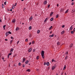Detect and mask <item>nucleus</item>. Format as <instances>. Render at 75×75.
I'll return each mask as SVG.
<instances>
[{"label":"nucleus","instance_id":"2f4dec72","mask_svg":"<svg viewBox=\"0 0 75 75\" xmlns=\"http://www.w3.org/2000/svg\"><path fill=\"white\" fill-rule=\"evenodd\" d=\"M6 25H4V26L3 28H4V30H5V27H6Z\"/></svg>","mask_w":75,"mask_h":75},{"label":"nucleus","instance_id":"6e6d98bb","mask_svg":"<svg viewBox=\"0 0 75 75\" xmlns=\"http://www.w3.org/2000/svg\"><path fill=\"white\" fill-rule=\"evenodd\" d=\"M17 5V3H15V5H14V6H16Z\"/></svg>","mask_w":75,"mask_h":75},{"label":"nucleus","instance_id":"bf43d9fd","mask_svg":"<svg viewBox=\"0 0 75 75\" xmlns=\"http://www.w3.org/2000/svg\"><path fill=\"white\" fill-rule=\"evenodd\" d=\"M75 31V28H74L73 31L74 32Z\"/></svg>","mask_w":75,"mask_h":75},{"label":"nucleus","instance_id":"a18cd8bd","mask_svg":"<svg viewBox=\"0 0 75 75\" xmlns=\"http://www.w3.org/2000/svg\"><path fill=\"white\" fill-rule=\"evenodd\" d=\"M68 9L65 12V13H68Z\"/></svg>","mask_w":75,"mask_h":75},{"label":"nucleus","instance_id":"7ed1b4c3","mask_svg":"<svg viewBox=\"0 0 75 75\" xmlns=\"http://www.w3.org/2000/svg\"><path fill=\"white\" fill-rule=\"evenodd\" d=\"M73 25H72L70 28V30H73Z\"/></svg>","mask_w":75,"mask_h":75},{"label":"nucleus","instance_id":"774afa93","mask_svg":"<svg viewBox=\"0 0 75 75\" xmlns=\"http://www.w3.org/2000/svg\"><path fill=\"white\" fill-rule=\"evenodd\" d=\"M13 38L12 37L11 38V39H13Z\"/></svg>","mask_w":75,"mask_h":75},{"label":"nucleus","instance_id":"5fc2aeb1","mask_svg":"<svg viewBox=\"0 0 75 75\" xmlns=\"http://www.w3.org/2000/svg\"><path fill=\"white\" fill-rule=\"evenodd\" d=\"M32 43L31 42L30 43L29 45H31V44Z\"/></svg>","mask_w":75,"mask_h":75},{"label":"nucleus","instance_id":"bb28decb","mask_svg":"<svg viewBox=\"0 0 75 75\" xmlns=\"http://www.w3.org/2000/svg\"><path fill=\"white\" fill-rule=\"evenodd\" d=\"M19 66H21V63L20 62H19V63H18V64Z\"/></svg>","mask_w":75,"mask_h":75},{"label":"nucleus","instance_id":"6e6552de","mask_svg":"<svg viewBox=\"0 0 75 75\" xmlns=\"http://www.w3.org/2000/svg\"><path fill=\"white\" fill-rule=\"evenodd\" d=\"M23 62H25V58H23Z\"/></svg>","mask_w":75,"mask_h":75},{"label":"nucleus","instance_id":"3c124183","mask_svg":"<svg viewBox=\"0 0 75 75\" xmlns=\"http://www.w3.org/2000/svg\"><path fill=\"white\" fill-rule=\"evenodd\" d=\"M4 4L5 5H6V2H4Z\"/></svg>","mask_w":75,"mask_h":75},{"label":"nucleus","instance_id":"09e8293b","mask_svg":"<svg viewBox=\"0 0 75 75\" xmlns=\"http://www.w3.org/2000/svg\"><path fill=\"white\" fill-rule=\"evenodd\" d=\"M66 54H68V52H66Z\"/></svg>","mask_w":75,"mask_h":75},{"label":"nucleus","instance_id":"0eeeda50","mask_svg":"<svg viewBox=\"0 0 75 75\" xmlns=\"http://www.w3.org/2000/svg\"><path fill=\"white\" fill-rule=\"evenodd\" d=\"M15 21H16V20H15V19H13V20L12 21V23H15Z\"/></svg>","mask_w":75,"mask_h":75},{"label":"nucleus","instance_id":"ea45409f","mask_svg":"<svg viewBox=\"0 0 75 75\" xmlns=\"http://www.w3.org/2000/svg\"><path fill=\"white\" fill-rule=\"evenodd\" d=\"M57 45H59V44H60V43H59V42H58L57 43Z\"/></svg>","mask_w":75,"mask_h":75},{"label":"nucleus","instance_id":"864d4df0","mask_svg":"<svg viewBox=\"0 0 75 75\" xmlns=\"http://www.w3.org/2000/svg\"><path fill=\"white\" fill-rule=\"evenodd\" d=\"M18 43H19V41H18L17 42V44H18Z\"/></svg>","mask_w":75,"mask_h":75},{"label":"nucleus","instance_id":"c85d7f7f","mask_svg":"<svg viewBox=\"0 0 75 75\" xmlns=\"http://www.w3.org/2000/svg\"><path fill=\"white\" fill-rule=\"evenodd\" d=\"M32 28V27H31V26H30L29 28V30H31V29Z\"/></svg>","mask_w":75,"mask_h":75},{"label":"nucleus","instance_id":"f704fd0d","mask_svg":"<svg viewBox=\"0 0 75 75\" xmlns=\"http://www.w3.org/2000/svg\"><path fill=\"white\" fill-rule=\"evenodd\" d=\"M8 34H11V32L10 31H9L8 32Z\"/></svg>","mask_w":75,"mask_h":75},{"label":"nucleus","instance_id":"4be33fe9","mask_svg":"<svg viewBox=\"0 0 75 75\" xmlns=\"http://www.w3.org/2000/svg\"><path fill=\"white\" fill-rule=\"evenodd\" d=\"M48 19V18H47L44 21V22L45 23V22H46V21H47V20Z\"/></svg>","mask_w":75,"mask_h":75},{"label":"nucleus","instance_id":"1a4fd4ad","mask_svg":"<svg viewBox=\"0 0 75 75\" xmlns=\"http://www.w3.org/2000/svg\"><path fill=\"white\" fill-rule=\"evenodd\" d=\"M19 30V28L18 27H17L16 29V31H18Z\"/></svg>","mask_w":75,"mask_h":75},{"label":"nucleus","instance_id":"20e7f679","mask_svg":"<svg viewBox=\"0 0 75 75\" xmlns=\"http://www.w3.org/2000/svg\"><path fill=\"white\" fill-rule=\"evenodd\" d=\"M47 3V1L46 0L44 2V4L45 5V4H46Z\"/></svg>","mask_w":75,"mask_h":75},{"label":"nucleus","instance_id":"412c9836","mask_svg":"<svg viewBox=\"0 0 75 75\" xmlns=\"http://www.w3.org/2000/svg\"><path fill=\"white\" fill-rule=\"evenodd\" d=\"M52 28V26H51L50 28H49V30H50Z\"/></svg>","mask_w":75,"mask_h":75},{"label":"nucleus","instance_id":"8fccbe9b","mask_svg":"<svg viewBox=\"0 0 75 75\" xmlns=\"http://www.w3.org/2000/svg\"><path fill=\"white\" fill-rule=\"evenodd\" d=\"M46 64H47V63H46V62H45L44 63V65H45Z\"/></svg>","mask_w":75,"mask_h":75},{"label":"nucleus","instance_id":"a878e982","mask_svg":"<svg viewBox=\"0 0 75 75\" xmlns=\"http://www.w3.org/2000/svg\"><path fill=\"white\" fill-rule=\"evenodd\" d=\"M67 58H68V56H67L65 58V60H67Z\"/></svg>","mask_w":75,"mask_h":75},{"label":"nucleus","instance_id":"4d7b16f0","mask_svg":"<svg viewBox=\"0 0 75 75\" xmlns=\"http://www.w3.org/2000/svg\"><path fill=\"white\" fill-rule=\"evenodd\" d=\"M5 41H8V40L7 39H5Z\"/></svg>","mask_w":75,"mask_h":75},{"label":"nucleus","instance_id":"e2e57ef3","mask_svg":"<svg viewBox=\"0 0 75 75\" xmlns=\"http://www.w3.org/2000/svg\"><path fill=\"white\" fill-rule=\"evenodd\" d=\"M58 6H59L58 5V4H57V7H58Z\"/></svg>","mask_w":75,"mask_h":75},{"label":"nucleus","instance_id":"4c0bfd02","mask_svg":"<svg viewBox=\"0 0 75 75\" xmlns=\"http://www.w3.org/2000/svg\"><path fill=\"white\" fill-rule=\"evenodd\" d=\"M10 42H11V43H12V42H13V40H11V41H10Z\"/></svg>","mask_w":75,"mask_h":75},{"label":"nucleus","instance_id":"cd10ccee","mask_svg":"<svg viewBox=\"0 0 75 75\" xmlns=\"http://www.w3.org/2000/svg\"><path fill=\"white\" fill-rule=\"evenodd\" d=\"M37 59H39V56H38L36 57Z\"/></svg>","mask_w":75,"mask_h":75},{"label":"nucleus","instance_id":"0e129e2a","mask_svg":"<svg viewBox=\"0 0 75 75\" xmlns=\"http://www.w3.org/2000/svg\"><path fill=\"white\" fill-rule=\"evenodd\" d=\"M31 34H30V35H29V37L30 38V37H31Z\"/></svg>","mask_w":75,"mask_h":75},{"label":"nucleus","instance_id":"79ce46f5","mask_svg":"<svg viewBox=\"0 0 75 75\" xmlns=\"http://www.w3.org/2000/svg\"><path fill=\"white\" fill-rule=\"evenodd\" d=\"M74 2H73L71 3V5H74Z\"/></svg>","mask_w":75,"mask_h":75},{"label":"nucleus","instance_id":"603ef678","mask_svg":"<svg viewBox=\"0 0 75 75\" xmlns=\"http://www.w3.org/2000/svg\"><path fill=\"white\" fill-rule=\"evenodd\" d=\"M63 74H64V72H62L61 73V75H63Z\"/></svg>","mask_w":75,"mask_h":75},{"label":"nucleus","instance_id":"b1692460","mask_svg":"<svg viewBox=\"0 0 75 75\" xmlns=\"http://www.w3.org/2000/svg\"><path fill=\"white\" fill-rule=\"evenodd\" d=\"M75 10L74 9L72 10V13H74V12H75Z\"/></svg>","mask_w":75,"mask_h":75},{"label":"nucleus","instance_id":"e433bc0d","mask_svg":"<svg viewBox=\"0 0 75 75\" xmlns=\"http://www.w3.org/2000/svg\"><path fill=\"white\" fill-rule=\"evenodd\" d=\"M58 14H57L56 16V18H58Z\"/></svg>","mask_w":75,"mask_h":75},{"label":"nucleus","instance_id":"dca6fc26","mask_svg":"<svg viewBox=\"0 0 75 75\" xmlns=\"http://www.w3.org/2000/svg\"><path fill=\"white\" fill-rule=\"evenodd\" d=\"M64 33H65V31L63 30L62 32L61 33L62 34H64Z\"/></svg>","mask_w":75,"mask_h":75},{"label":"nucleus","instance_id":"f03ea898","mask_svg":"<svg viewBox=\"0 0 75 75\" xmlns=\"http://www.w3.org/2000/svg\"><path fill=\"white\" fill-rule=\"evenodd\" d=\"M56 67V65H54V66H53L52 67V70H54V69H55V67Z\"/></svg>","mask_w":75,"mask_h":75},{"label":"nucleus","instance_id":"ddd939ff","mask_svg":"<svg viewBox=\"0 0 75 75\" xmlns=\"http://www.w3.org/2000/svg\"><path fill=\"white\" fill-rule=\"evenodd\" d=\"M26 71H28V72H30V71H31V70H30V69H28L26 70Z\"/></svg>","mask_w":75,"mask_h":75},{"label":"nucleus","instance_id":"58836bf2","mask_svg":"<svg viewBox=\"0 0 75 75\" xmlns=\"http://www.w3.org/2000/svg\"><path fill=\"white\" fill-rule=\"evenodd\" d=\"M26 42H27L28 41V39H26L25 40Z\"/></svg>","mask_w":75,"mask_h":75},{"label":"nucleus","instance_id":"f3484780","mask_svg":"<svg viewBox=\"0 0 75 75\" xmlns=\"http://www.w3.org/2000/svg\"><path fill=\"white\" fill-rule=\"evenodd\" d=\"M28 60H27L25 62V63L26 64H28Z\"/></svg>","mask_w":75,"mask_h":75},{"label":"nucleus","instance_id":"6ab92c4d","mask_svg":"<svg viewBox=\"0 0 75 75\" xmlns=\"http://www.w3.org/2000/svg\"><path fill=\"white\" fill-rule=\"evenodd\" d=\"M40 33V30H38L37 31L38 34H39Z\"/></svg>","mask_w":75,"mask_h":75},{"label":"nucleus","instance_id":"9b49d317","mask_svg":"<svg viewBox=\"0 0 75 75\" xmlns=\"http://www.w3.org/2000/svg\"><path fill=\"white\" fill-rule=\"evenodd\" d=\"M13 48H12L10 52H13Z\"/></svg>","mask_w":75,"mask_h":75},{"label":"nucleus","instance_id":"2eb2a0df","mask_svg":"<svg viewBox=\"0 0 75 75\" xmlns=\"http://www.w3.org/2000/svg\"><path fill=\"white\" fill-rule=\"evenodd\" d=\"M53 13H54V12H51V13L50 14V16H51L53 14Z\"/></svg>","mask_w":75,"mask_h":75},{"label":"nucleus","instance_id":"72a5a7b5","mask_svg":"<svg viewBox=\"0 0 75 75\" xmlns=\"http://www.w3.org/2000/svg\"><path fill=\"white\" fill-rule=\"evenodd\" d=\"M11 54H12L11 53H9V54H8V55L9 56H10V55H11Z\"/></svg>","mask_w":75,"mask_h":75},{"label":"nucleus","instance_id":"338daca9","mask_svg":"<svg viewBox=\"0 0 75 75\" xmlns=\"http://www.w3.org/2000/svg\"><path fill=\"white\" fill-rule=\"evenodd\" d=\"M8 58H9V56H8Z\"/></svg>","mask_w":75,"mask_h":75},{"label":"nucleus","instance_id":"a211bd4d","mask_svg":"<svg viewBox=\"0 0 75 75\" xmlns=\"http://www.w3.org/2000/svg\"><path fill=\"white\" fill-rule=\"evenodd\" d=\"M46 64L47 66H49V65H50V63H49V62H47L46 63Z\"/></svg>","mask_w":75,"mask_h":75},{"label":"nucleus","instance_id":"5701e85b","mask_svg":"<svg viewBox=\"0 0 75 75\" xmlns=\"http://www.w3.org/2000/svg\"><path fill=\"white\" fill-rule=\"evenodd\" d=\"M54 20V18H52L50 19V21H53Z\"/></svg>","mask_w":75,"mask_h":75},{"label":"nucleus","instance_id":"423d86ee","mask_svg":"<svg viewBox=\"0 0 75 75\" xmlns=\"http://www.w3.org/2000/svg\"><path fill=\"white\" fill-rule=\"evenodd\" d=\"M33 19V16H31L30 18H29V20L31 21V20H32Z\"/></svg>","mask_w":75,"mask_h":75},{"label":"nucleus","instance_id":"de8ad7c7","mask_svg":"<svg viewBox=\"0 0 75 75\" xmlns=\"http://www.w3.org/2000/svg\"><path fill=\"white\" fill-rule=\"evenodd\" d=\"M23 66L22 67H23V68H24V67H25V65H24V64H23Z\"/></svg>","mask_w":75,"mask_h":75},{"label":"nucleus","instance_id":"f8f14e48","mask_svg":"<svg viewBox=\"0 0 75 75\" xmlns=\"http://www.w3.org/2000/svg\"><path fill=\"white\" fill-rule=\"evenodd\" d=\"M66 65H64V68L63 69V70H65V69H66Z\"/></svg>","mask_w":75,"mask_h":75},{"label":"nucleus","instance_id":"37998d69","mask_svg":"<svg viewBox=\"0 0 75 75\" xmlns=\"http://www.w3.org/2000/svg\"><path fill=\"white\" fill-rule=\"evenodd\" d=\"M2 59H3V60H4V57H2Z\"/></svg>","mask_w":75,"mask_h":75},{"label":"nucleus","instance_id":"052dcab7","mask_svg":"<svg viewBox=\"0 0 75 75\" xmlns=\"http://www.w3.org/2000/svg\"><path fill=\"white\" fill-rule=\"evenodd\" d=\"M10 11H12V9H11Z\"/></svg>","mask_w":75,"mask_h":75},{"label":"nucleus","instance_id":"a19ab883","mask_svg":"<svg viewBox=\"0 0 75 75\" xmlns=\"http://www.w3.org/2000/svg\"><path fill=\"white\" fill-rule=\"evenodd\" d=\"M50 7V5L49 4L48 5V6H47V8H49Z\"/></svg>","mask_w":75,"mask_h":75},{"label":"nucleus","instance_id":"c03bdc74","mask_svg":"<svg viewBox=\"0 0 75 75\" xmlns=\"http://www.w3.org/2000/svg\"><path fill=\"white\" fill-rule=\"evenodd\" d=\"M62 28H64V27H65V25H62Z\"/></svg>","mask_w":75,"mask_h":75},{"label":"nucleus","instance_id":"c9c22d12","mask_svg":"<svg viewBox=\"0 0 75 75\" xmlns=\"http://www.w3.org/2000/svg\"><path fill=\"white\" fill-rule=\"evenodd\" d=\"M35 52V49L33 50V52Z\"/></svg>","mask_w":75,"mask_h":75},{"label":"nucleus","instance_id":"680f3d73","mask_svg":"<svg viewBox=\"0 0 75 75\" xmlns=\"http://www.w3.org/2000/svg\"><path fill=\"white\" fill-rule=\"evenodd\" d=\"M25 9H26V8H24L23 9V11H24V10H25Z\"/></svg>","mask_w":75,"mask_h":75},{"label":"nucleus","instance_id":"aec40b11","mask_svg":"<svg viewBox=\"0 0 75 75\" xmlns=\"http://www.w3.org/2000/svg\"><path fill=\"white\" fill-rule=\"evenodd\" d=\"M6 36H7L8 35V32H6Z\"/></svg>","mask_w":75,"mask_h":75},{"label":"nucleus","instance_id":"c756f323","mask_svg":"<svg viewBox=\"0 0 75 75\" xmlns=\"http://www.w3.org/2000/svg\"><path fill=\"white\" fill-rule=\"evenodd\" d=\"M2 8H4V4H2Z\"/></svg>","mask_w":75,"mask_h":75},{"label":"nucleus","instance_id":"f257e3e1","mask_svg":"<svg viewBox=\"0 0 75 75\" xmlns=\"http://www.w3.org/2000/svg\"><path fill=\"white\" fill-rule=\"evenodd\" d=\"M41 55L43 58H44V51L43 50L42 51Z\"/></svg>","mask_w":75,"mask_h":75},{"label":"nucleus","instance_id":"393cba45","mask_svg":"<svg viewBox=\"0 0 75 75\" xmlns=\"http://www.w3.org/2000/svg\"><path fill=\"white\" fill-rule=\"evenodd\" d=\"M64 11V9H61L60 10V12H62V11Z\"/></svg>","mask_w":75,"mask_h":75},{"label":"nucleus","instance_id":"9d476101","mask_svg":"<svg viewBox=\"0 0 75 75\" xmlns=\"http://www.w3.org/2000/svg\"><path fill=\"white\" fill-rule=\"evenodd\" d=\"M72 46H73V44L71 43L70 45V48H72Z\"/></svg>","mask_w":75,"mask_h":75},{"label":"nucleus","instance_id":"4468645a","mask_svg":"<svg viewBox=\"0 0 75 75\" xmlns=\"http://www.w3.org/2000/svg\"><path fill=\"white\" fill-rule=\"evenodd\" d=\"M54 36V34H52V35H49L50 37H52Z\"/></svg>","mask_w":75,"mask_h":75},{"label":"nucleus","instance_id":"69168bd1","mask_svg":"<svg viewBox=\"0 0 75 75\" xmlns=\"http://www.w3.org/2000/svg\"><path fill=\"white\" fill-rule=\"evenodd\" d=\"M34 41L32 42V44H34Z\"/></svg>","mask_w":75,"mask_h":75},{"label":"nucleus","instance_id":"473e14b6","mask_svg":"<svg viewBox=\"0 0 75 75\" xmlns=\"http://www.w3.org/2000/svg\"><path fill=\"white\" fill-rule=\"evenodd\" d=\"M14 5H12V9H14Z\"/></svg>","mask_w":75,"mask_h":75},{"label":"nucleus","instance_id":"39448f33","mask_svg":"<svg viewBox=\"0 0 75 75\" xmlns=\"http://www.w3.org/2000/svg\"><path fill=\"white\" fill-rule=\"evenodd\" d=\"M32 51V49L31 48H30L28 50V52H30Z\"/></svg>","mask_w":75,"mask_h":75},{"label":"nucleus","instance_id":"7c9ffc66","mask_svg":"<svg viewBox=\"0 0 75 75\" xmlns=\"http://www.w3.org/2000/svg\"><path fill=\"white\" fill-rule=\"evenodd\" d=\"M74 33V32L73 31H71V34H73Z\"/></svg>","mask_w":75,"mask_h":75},{"label":"nucleus","instance_id":"49530a36","mask_svg":"<svg viewBox=\"0 0 75 75\" xmlns=\"http://www.w3.org/2000/svg\"><path fill=\"white\" fill-rule=\"evenodd\" d=\"M52 62H55V60L54 59H52Z\"/></svg>","mask_w":75,"mask_h":75},{"label":"nucleus","instance_id":"13d9d810","mask_svg":"<svg viewBox=\"0 0 75 75\" xmlns=\"http://www.w3.org/2000/svg\"><path fill=\"white\" fill-rule=\"evenodd\" d=\"M37 71H39V69H37Z\"/></svg>","mask_w":75,"mask_h":75}]
</instances>
